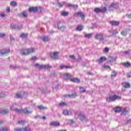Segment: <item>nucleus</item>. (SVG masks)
<instances>
[{"label":"nucleus","instance_id":"1","mask_svg":"<svg viewBox=\"0 0 131 131\" xmlns=\"http://www.w3.org/2000/svg\"><path fill=\"white\" fill-rule=\"evenodd\" d=\"M121 97L114 95L106 98V101L107 102H114V101H116V100H121Z\"/></svg>","mask_w":131,"mask_h":131},{"label":"nucleus","instance_id":"2","mask_svg":"<svg viewBox=\"0 0 131 131\" xmlns=\"http://www.w3.org/2000/svg\"><path fill=\"white\" fill-rule=\"evenodd\" d=\"M34 49L33 48H30L28 49H25L21 51V54L22 56H27V55H29V54H31L34 53Z\"/></svg>","mask_w":131,"mask_h":131},{"label":"nucleus","instance_id":"3","mask_svg":"<svg viewBox=\"0 0 131 131\" xmlns=\"http://www.w3.org/2000/svg\"><path fill=\"white\" fill-rule=\"evenodd\" d=\"M55 26H57L58 29L61 31H64L66 29V26L63 25V23L59 22Z\"/></svg>","mask_w":131,"mask_h":131},{"label":"nucleus","instance_id":"4","mask_svg":"<svg viewBox=\"0 0 131 131\" xmlns=\"http://www.w3.org/2000/svg\"><path fill=\"white\" fill-rule=\"evenodd\" d=\"M38 10H41V7H30L29 9V12H30V13H32V12H36L38 11Z\"/></svg>","mask_w":131,"mask_h":131},{"label":"nucleus","instance_id":"5","mask_svg":"<svg viewBox=\"0 0 131 131\" xmlns=\"http://www.w3.org/2000/svg\"><path fill=\"white\" fill-rule=\"evenodd\" d=\"M35 66L36 67H39V68H44V69H50V68H52V66L47 64V65H39L38 63H36L35 64Z\"/></svg>","mask_w":131,"mask_h":131},{"label":"nucleus","instance_id":"6","mask_svg":"<svg viewBox=\"0 0 131 131\" xmlns=\"http://www.w3.org/2000/svg\"><path fill=\"white\" fill-rule=\"evenodd\" d=\"M18 112H19V113H25V114H30L32 111H29L26 108L24 110H18Z\"/></svg>","mask_w":131,"mask_h":131},{"label":"nucleus","instance_id":"7","mask_svg":"<svg viewBox=\"0 0 131 131\" xmlns=\"http://www.w3.org/2000/svg\"><path fill=\"white\" fill-rule=\"evenodd\" d=\"M109 23L110 25H112V26H119V24H120V22L119 21H114L112 20L109 21Z\"/></svg>","mask_w":131,"mask_h":131},{"label":"nucleus","instance_id":"8","mask_svg":"<svg viewBox=\"0 0 131 131\" xmlns=\"http://www.w3.org/2000/svg\"><path fill=\"white\" fill-rule=\"evenodd\" d=\"M78 16L81 17V18H82V19H84V17H85L84 14H83V13H82L81 12H78L75 13V17H78Z\"/></svg>","mask_w":131,"mask_h":131},{"label":"nucleus","instance_id":"9","mask_svg":"<svg viewBox=\"0 0 131 131\" xmlns=\"http://www.w3.org/2000/svg\"><path fill=\"white\" fill-rule=\"evenodd\" d=\"M58 54H59L58 52H53L51 53L50 55L52 59H57L58 58Z\"/></svg>","mask_w":131,"mask_h":131},{"label":"nucleus","instance_id":"10","mask_svg":"<svg viewBox=\"0 0 131 131\" xmlns=\"http://www.w3.org/2000/svg\"><path fill=\"white\" fill-rule=\"evenodd\" d=\"M40 38L42 41H44V42H47V41H49L51 39L48 36H40Z\"/></svg>","mask_w":131,"mask_h":131},{"label":"nucleus","instance_id":"11","mask_svg":"<svg viewBox=\"0 0 131 131\" xmlns=\"http://www.w3.org/2000/svg\"><path fill=\"white\" fill-rule=\"evenodd\" d=\"M8 53H10V49H2L0 50V55H6V54H8Z\"/></svg>","mask_w":131,"mask_h":131},{"label":"nucleus","instance_id":"12","mask_svg":"<svg viewBox=\"0 0 131 131\" xmlns=\"http://www.w3.org/2000/svg\"><path fill=\"white\" fill-rule=\"evenodd\" d=\"M96 39H98L99 40H103V35L102 34H97L95 36Z\"/></svg>","mask_w":131,"mask_h":131},{"label":"nucleus","instance_id":"13","mask_svg":"<svg viewBox=\"0 0 131 131\" xmlns=\"http://www.w3.org/2000/svg\"><path fill=\"white\" fill-rule=\"evenodd\" d=\"M63 114L64 115L67 116V115H72V112L71 111H68V110H64L63 112Z\"/></svg>","mask_w":131,"mask_h":131},{"label":"nucleus","instance_id":"14","mask_svg":"<svg viewBox=\"0 0 131 131\" xmlns=\"http://www.w3.org/2000/svg\"><path fill=\"white\" fill-rule=\"evenodd\" d=\"M70 80L72 82H79L80 81V80L77 78H72L70 79Z\"/></svg>","mask_w":131,"mask_h":131},{"label":"nucleus","instance_id":"15","mask_svg":"<svg viewBox=\"0 0 131 131\" xmlns=\"http://www.w3.org/2000/svg\"><path fill=\"white\" fill-rule=\"evenodd\" d=\"M83 29V26L82 25H78L77 28H76L75 30L77 31H81Z\"/></svg>","mask_w":131,"mask_h":131},{"label":"nucleus","instance_id":"16","mask_svg":"<svg viewBox=\"0 0 131 131\" xmlns=\"http://www.w3.org/2000/svg\"><path fill=\"white\" fill-rule=\"evenodd\" d=\"M50 125H52L53 126H59L60 123H59V122H52L50 123Z\"/></svg>","mask_w":131,"mask_h":131},{"label":"nucleus","instance_id":"17","mask_svg":"<svg viewBox=\"0 0 131 131\" xmlns=\"http://www.w3.org/2000/svg\"><path fill=\"white\" fill-rule=\"evenodd\" d=\"M0 113L3 115H6V114H8V113H9V110H3L0 111Z\"/></svg>","mask_w":131,"mask_h":131},{"label":"nucleus","instance_id":"18","mask_svg":"<svg viewBox=\"0 0 131 131\" xmlns=\"http://www.w3.org/2000/svg\"><path fill=\"white\" fill-rule=\"evenodd\" d=\"M122 86H123V88L127 89L129 88V86H130V84L127 82H124L122 83Z\"/></svg>","mask_w":131,"mask_h":131},{"label":"nucleus","instance_id":"19","mask_svg":"<svg viewBox=\"0 0 131 131\" xmlns=\"http://www.w3.org/2000/svg\"><path fill=\"white\" fill-rule=\"evenodd\" d=\"M61 15L63 17H66V16H68V15H69V12L67 11H61Z\"/></svg>","mask_w":131,"mask_h":131},{"label":"nucleus","instance_id":"20","mask_svg":"<svg viewBox=\"0 0 131 131\" xmlns=\"http://www.w3.org/2000/svg\"><path fill=\"white\" fill-rule=\"evenodd\" d=\"M106 58L105 57H101L98 60V63H102V62H104V61H106Z\"/></svg>","mask_w":131,"mask_h":131},{"label":"nucleus","instance_id":"21","mask_svg":"<svg viewBox=\"0 0 131 131\" xmlns=\"http://www.w3.org/2000/svg\"><path fill=\"white\" fill-rule=\"evenodd\" d=\"M10 5L12 7H17L18 4L16 1H11V3H10Z\"/></svg>","mask_w":131,"mask_h":131},{"label":"nucleus","instance_id":"22","mask_svg":"<svg viewBox=\"0 0 131 131\" xmlns=\"http://www.w3.org/2000/svg\"><path fill=\"white\" fill-rule=\"evenodd\" d=\"M63 77L66 79H69L71 77V75L69 74H65L63 75Z\"/></svg>","mask_w":131,"mask_h":131},{"label":"nucleus","instance_id":"23","mask_svg":"<svg viewBox=\"0 0 131 131\" xmlns=\"http://www.w3.org/2000/svg\"><path fill=\"white\" fill-rule=\"evenodd\" d=\"M109 61L110 62H114L115 61H116V57H114L112 56H110L109 57Z\"/></svg>","mask_w":131,"mask_h":131},{"label":"nucleus","instance_id":"24","mask_svg":"<svg viewBox=\"0 0 131 131\" xmlns=\"http://www.w3.org/2000/svg\"><path fill=\"white\" fill-rule=\"evenodd\" d=\"M115 112H120V111H122V108L120 107H117L114 109Z\"/></svg>","mask_w":131,"mask_h":131},{"label":"nucleus","instance_id":"25","mask_svg":"<svg viewBox=\"0 0 131 131\" xmlns=\"http://www.w3.org/2000/svg\"><path fill=\"white\" fill-rule=\"evenodd\" d=\"M11 110H13V111H17V112H18V111L19 110L17 109V107H16V104L12 105L11 107Z\"/></svg>","mask_w":131,"mask_h":131},{"label":"nucleus","instance_id":"26","mask_svg":"<svg viewBox=\"0 0 131 131\" xmlns=\"http://www.w3.org/2000/svg\"><path fill=\"white\" fill-rule=\"evenodd\" d=\"M94 12L95 13H97V14L101 12V8H95L94 10Z\"/></svg>","mask_w":131,"mask_h":131},{"label":"nucleus","instance_id":"27","mask_svg":"<svg viewBox=\"0 0 131 131\" xmlns=\"http://www.w3.org/2000/svg\"><path fill=\"white\" fill-rule=\"evenodd\" d=\"M21 15L24 18H27L28 14H27V12L26 11H24L21 13Z\"/></svg>","mask_w":131,"mask_h":131},{"label":"nucleus","instance_id":"28","mask_svg":"<svg viewBox=\"0 0 131 131\" xmlns=\"http://www.w3.org/2000/svg\"><path fill=\"white\" fill-rule=\"evenodd\" d=\"M93 36V35L92 34H85L84 35L85 38H91Z\"/></svg>","mask_w":131,"mask_h":131},{"label":"nucleus","instance_id":"29","mask_svg":"<svg viewBox=\"0 0 131 131\" xmlns=\"http://www.w3.org/2000/svg\"><path fill=\"white\" fill-rule=\"evenodd\" d=\"M78 116L80 119H81V120H84V118H85V117H84V115L81 114H80V115Z\"/></svg>","mask_w":131,"mask_h":131},{"label":"nucleus","instance_id":"30","mask_svg":"<svg viewBox=\"0 0 131 131\" xmlns=\"http://www.w3.org/2000/svg\"><path fill=\"white\" fill-rule=\"evenodd\" d=\"M123 66H124V67H129L130 63H129V62H125L123 63Z\"/></svg>","mask_w":131,"mask_h":131},{"label":"nucleus","instance_id":"31","mask_svg":"<svg viewBox=\"0 0 131 131\" xmlns=\"http://www.w3.org/2000/svg\"><path fill=\"white\" fill-rule=\"evenodd\" d=\"M127 112V111H126V108H124L123 110L122 111L121 115H125V114H126Z\"/></svg>","mask_w":131,"mask_h":131},{"label":"nucleus","instance_id":"32","mask_svg":"<svg viewBox=\"0 0 131 131\" xmlns=\"http://www.w3.org/2000/svg\"><path fill=\"white\" fill-rule=\"evenodd\" d=\"M38 109H40V110H45L47 109V107H44L42 105H39L38 106Z\"/></svg>","mask_w":131,"mask_h":131},{"label":"nucleus","instance_id":"33","mask_svg":"<svg viewBox=\"0 0 131 131\" xmlns=\"http://www.w3.org/2000/svg\"><path fill=\"white\" fill-rule=\"evenodd\" d=\"M77 96L76 93H74V94H72L71 95H69V98H75Z\"/></svg>","mask_w":131,"mask_h":131},{"label":"nucleus","instance_id":"34","mask_svg":"<svg viewBox=\"0 0 131 131\" xmlns=\"http://www.w3.org/2000/svg\"><path fill=\"white\" fill-rule=\"evenodd\" d=\"M20 36L21 38H26L27 37V34H21Z\"/></svg>","mask_w":131,"mask_h":131},{"label":"nucleus","instance_id":"35","mask_svg":"<svg viewBox=\"0 0 131 131\" xmlns=\"http://www.w3.org/2000/svg\"><path fill=\"white\" fill-rule=\"evenodd\" d=\"M64 68H66V69H67L68 68H70V67H68V66H64V65L60 66L61 69H64Z\"/></svg>","mask_w":131,"mask_h":131},{"label":"nucleus","instance_id":"36","mask_svg":"<svg viewBox=\"0 0 131 131\" xmlns=\"http://www.w3.org/2000/svg\"><path fill=\"white\" fill-rule=\"evenodd\" d=\"M80 91L81 93H85V89L83 87H80Z\"/></svg>","mask_w":131,"mask_h":131},{"label":"nucleus","instance_id":"37","mask_svg":"<svg viewBox=\"0 0 131 131\" xmlns=\"http://www.w3.org/2000/svg\"><path fill=\"white\" fill-rule=\"evenodd\" d=\"M106 11H107V8L106 7H103L101 10V12H102V13H105V12H106Z\"/></svg>","mask_w":131,"mask_h":131},{"label":"nucleus","instance_id":"38","mask_svg":"<svg viewBox=\"0 0 131 131\" xmlns=\"http://www.w3.org/2000/svg\"><path fill=\"white\" fill-rule=\"evenodd\" d=\"M23 130L24 131H30V128H29V127H26L25 128H23Z\"/></svg>","mask_w":131,"mask_h":131},{"label":"nucleus","instance_id":"39","mask_svg":"<svg viewBox=\"0 0 131 131\" xmlns=\"http://www.w3.org/2000/svg\"><path fill=\"white\" fill-rule=\"evenodd\" d=\"M16 98H21L22 95L20 93H17L15 96Z\"/></svg>","mask_w":131,"mask_h":131},{"label":"nucleus","instance_id":"40","mask_svg":"<svg viewBox=\"0 0 131 131\" xmlns=\"http://www.w3.org/2000/svg\"><path fill=\"white\" fill-rule=\"evenodd\" d=\"M6 95L5 93H2L0 94V98H5Z\"/></svg>","mask_w":131,"mask_h":131},{"label":"nucleus","instance_id":"41","mask_svg":"<svg viewBox=\"0 0 131 131\" xmlns=\"http://www.w3.org/2000/svg\"><path fill=\"white\" fill-rule=\"evenodd\" d=\"M59 106H61V107H63L64 106H66V103H65L64 102H60L59 103Z\"/></svg>","mask_w":131,"mask_h":131},{"label":"nucleus","instance_id":"42","mask_svg":"<svg viewBox=\"0 0 131 131\" xmlns=\"http://www.w3.org/2000/svg\"><path fill=\"white\" fill-rule=\"evenodd\" d=\"M15 131H23V129L21 128H16L14 129Z\"/></svg>","mask_w":131,"mask_h":131},{"label":"nucleus","instance_id":"43","mask_svg":"<svg viewBox=\"0 0 131 131\" xmlns=\"http://www.w3.org/2000/svg\"><path fill=\"white\" fill-rule=\"evenodd\" d=\"M115 76H116V73H115V72H113L112 77H115Z\"/></svg>","mask_w":131,"mask_h":131},{"label":"nucleus","instance_id":"44","mask_svg":"<svg viewBox=\"0 0 131 131\" xmlns=\"http://www.w3.org/2000/svg\"><path fill=\"white\" fill-rule=\"evenodd\" d=\"M5 36H6V35H5L4 34H3V33L0 34V38H3L5 37Z\"/></svg>","mask_w":131,"mask_h":131},{"label":"nucleus","instance_id":"45","mask_svg":"<svg viewBox=\"0 0 131 131\" xmlns=\"http://www.w3.org/2000/svg\"><path fill=\"white\" fill-rule=\"evenodd\" d=\"M0 16L2 17V18H4V17H6V14L2 12L0 14Z\"/></svg>","mask_w":131,"mask_h":131},{"label":"nucleus","instance_id":"46","mask_svg":"<svg viewBox=\"0 0 131 131\" xmlns=\"http://www.w3.org/2000/svg\"><path fill=\"white\" fill-rule=\"evenodd\" d=\"M12 28H14V29H16V28H17L18 29H20V28H19L18 27V26H17V25H14L12 26Z\"/></svg>","mask_w":131,"mask_h":131},{"label":"nucleus","instance_id":"47","mask_svg":"<svg viewBox=\"0 0 131 131\" xmlns=\"http://www.w3.org/2000/svg\"><path fill=\"white\" fill-rule=\"evenodd\" d=\"M0 130L7 131V130H8V128H7V127H3Z\"/></svg>","mask_w":131,"mask_h":131},{"label":"nucleus","instance_id":"48","mask_svg":"<svg viewBox=\"0 0 131 131\" xmlns=\"http://www.w3.org/2000/svg\"><path fill=\"white\" fill-rule=\"evenodd\" d=\"M57 5L59 7V8H62V7H63V5L60 3H58L57 4Z\"/></svg>","mask_w":131,"mask_h":131},{"label":"nucleus","instance_id":"49","mask_svg":"<svg viewBox=\"0 0 131 131\" xmlns=\"http://www.w3.org/2000/svg\"><path fill=\"white\" fill-rule=\"evenodd\" d=\"M73 6V4H72L70 3H69L67 4V7H69L70 8H71V7L72 8Z\"/></svg>","mask_w":131,"mask_h":131},{"label":"nucleus","instance_id":"50","mask_svg":"<svg viewBox=\"0 0 131 131\" xmlns=\"http://www.w3.org/2000/svg\"><path fill=\"white\" fill-rule=\"evenodd\" d=\"M70 58L72 59V60H75V56L73 55L70 56Z\"/></svg>","mask_w":131,"mask_h":131},{"label":"nucleus","instance_id":"51","mask_svg":"<svg viewBox=\"0 0 131 131\" xmlns=\"http://www.w3.org/2000/svg\"><path fill=\"white\" fill-rule=\"evenodd\" d=\"M72 8H74V9H77V8H78V6L77 5H73V6Z\"/></svg>","mask_w":131,"mask_h":131},{"label":"nucleus","instance_id":"52","mask_svg":"<svg viewBox=\"0 0 131 131\" xmlns=\"http://www.w3.org/2000/svg\"><path fill=\"white\" fill-rule=\"evenodd\" d=\"M104 52H105L106 53H108V52H109V48H105L104 49Z\"/></svg>","mask_w":131,"mask_h":131},{"label":"nucleus","instance_id":"53","mask_svg":"<svg viewBox=\"0 0 131 131\" xmlns=\"http://www.w3.org/2000/svg\"><path fill=\"white\" fill-rule=\"evenodd\" d=\"M6 11L7 13H10V7H7L6 8Z\"/></svg>","mask_w":131,"mask_h":131},{"label":"nucleus","instance_id":"54","mask_svg":"<svg viewBox=\"0 0 131 131\" xmlns=\"http://www.w3.org/2000/svg\"><path fill=\"white\" fill-rule=\"evenodd\" d=\"M124 53V54H125L126 55H128V54H129V50L125 51Z\"/></svg>","mask_w":131,"mask_h":131},{"label":"nucleus","instance_id":"55","mask_svg":"<svg viewBox=\"0 0 131 131\" xmlns=\"http://www.w3.org/2000/svg\"><path fill=\"white\" fill-rule=\"evenodd\" d=\"M24 121H18V123L19 124H23V123H24Z\"/></svg>","mask_w":131,"mask_h":131},{"label":"nucleus","instance_id":"56","mask_svg":"<svg viewBox=\"0 0 131 131\" xmlns=\"http://www.w3.org/2000/svg\"><path fill=\"white\" fill-rule=\"evenodd\" d=\"M126 16H127V18H128V19L131 18V14H130L129 15H126Z\"/></svg>","mask_w":131,"mask_h":131},{"label":"nucleus","instance_id":"57","mask_svg":"<svg viewBox=\"0 0 131 131\" xmlns=\"http://www.w3.org/2000/svg\"><path fill=\"white\" fill-rule=\"evenodd\" d=\"M104 68H108V69H110V66H104Z\"/></svg>","mask_w":131,"mask_h":131},{"label":"nucleus","instance_id":"58","mask_svg":"<svg viewBox=\"0 0 131 131\" xmlns=\"http://www.w3.org/2000/svg\"><path fill=\"white\" fill-rule=\"evenodd\" d=\"M111 7L114 8V7H115V4L114 3H112Z\"/></svg>","mask_w":131,"mask_h":131},{"label":"nucleus","instance_id":"59","mask_svg":"<svg viewBox=\"0 0 131 131\" xmlns=\"http://www.w3.org/2000/svg\"><path fill=\"white\" fill-rule=\"evenodd\" d=\"M128 77H131V72L127 75Z\"/></svg>","mask_w":131,"mask_h":131},{"label":"nucleus","instance_id":"60","mask_svg":"<svg viewBox=\"0 0 131 131\" xmlns=\"http://www.w3.org/2000/svg\"><path fill=\"white\" fill-rule=\"evenodd\" d=\"M36 59V57H33L31 58L32 60H35Z\"/></svg>","mask_w":131,"mask_h":131},{"label":"nucleus","instance_id":"61","mask_svg":"<svg viewBox=\"0 0 131 131\" xmlns=\"http://www.w3.org/2000/svg\"><path fill=\"white\" fill-rule=\"evenodd\" d=\"M122 35H126V34H124V33H122Z\"/></svg>","mask_w":131,"mask_h":131},{"label":"nucleus","instance_id":"62","mask_svg":"<svg viewBox=\"0 0 131 131\" xmlns=\"http://www.w3.org/2000/svg\"><path fill=\"white\" fill-rule=\"evenodd\" d=\"M78 59H81V57L78 56Z\"/></svg>","mask_w":131,"mask_h":131},{"label":"nucleus","instance_id":"63","mask_svg":"<svg viewBox=\"0 0 131 131\" xmlns=\"http://www.w3.org/2000/svg\"><path fill=\"white\" fill-rule=\"evenodd\" d=\"M42 118H43V119H46V117H43Z\"/></svg>","mask_w":131,"mask_h":131},{"label":"nucleus","instance_id":"64","mask_svg":"<svg viewBox=\"0 0 131 131\" xmlns=\"http://www.w3.org/2000/svg\"><path fill=\"white\" fill-rule=\"evenodd\" d=\"M59 131H66L65 130H59Z\"/></svg>","mask_w":131,"mask_h":131}]
</instances>
